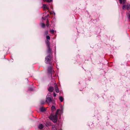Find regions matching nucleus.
<instances>
[{"label":"nucleus","instance_id":"1","mask_svg":"<svg viewBox=\"0 0 130 130\" xmlns=\"http://www.w3.org/2000/svg\"><path fill=\"white\" fill-rule=\"evenodd\" d=\"M59 110H57L56 115H51L49 117L50 119L54 123L56 122L57 120V115Z\"/></svg>","mask_w":130,"mask_h":130},{"label":"nucleus","instance_id":"2","mask_svg":"<svg viewBox=\"0 0 130 130\" xmlns=\"http://www.w3.org/2000/svg\"><path fill=\"white\" fill-rule=\"evenodd\" d=\"M51 59V56L49 55L45 58V62L46 63H49Z\"/></svg>","mask_w":130,"mask_h":130},{"label":"nucleus","instance_id":"3","mask_svg":"<svg viewBox=\"0 0 130 130\" xmlns=\"http://www.w3.org/2000/svg\"><path fill=\"white\" fill-rule=\"evenodd\" d=\"M54 88L56 92L58 93L59 92V89L57 86V84L55 83L54 84Z\"/></svg>","mask_w":130,"mask_h":130},{"label":"nucleus","instance_id":"4","mask_svg":"<svg viewBox=\"0 0 130 130\" xmlns=\"http://www.w3.org/2000/svg\"><path fill=\"white\" fill-rule=\"evenodd\" d=\"M52 99L49 97L47 95L46 98V102L47 103H50L52 101Z\"/></svg>","mask_w":130,"mask_h":130},{"label":"nucleus","instance_id":"5","mask_svg":"<svg viewBox=\"0 0 130 130\" xmlns=\"http://www.w3.org/2000/svg\"><path fill=\"white\" fill-rule=\"evenodd\" d=\"M48 90L50 92H52L54 90V88L52 87H50L48 88Z\"/></svg>","mask_w":130,"mask_h":130},{"label":"nucleus","instance_id":"6","mask_svg":"<svg viewBox=\"0 0 130 130\" xmlns=\"http://www.w3.org/2000/svg\"><path fill=\"white\" fill-rule=\"evenodd\" d=\"M46 43L47 44V45L48 47V48L49 49H50V42L48 40H47L46 41Z\"/></svg>","mask_w":130,"mask_h":130},{"label":"nucleus","instance_id":"7","mask_svg":"<svg viewBox=\"0 0 130 130\" xmlns=\"http://www.w3.org/2000/svg\"><path fill=\"white\" fill-rule=\"evenodd\" d=\"M120 4H121L123 3V4H124L125 2V0H119Z\"/></svg>","mask_w":130,"mask_h":130},{"label":"nucleus","instance_id":"8","mask_svg":"<svg viewBox=\"0 0 130 130\" xmlns=\"http://www.w3.org/2000/svg\"><path fill=\"white\" fill-rule=\"evenodd\" d=\"M38 127L39 129H41L43 128V125L42 124H40L38 125Z\"/></svg>","mask_w":130,"mask_h":130},{"label":"nucleus","instance_id":"9","mask_svg":"<svg viewBox=\"0 0 130 130\" xmlns=\"http://www.w3.org/2000/svg\"><path fill=\"white\" fill-rule=\"evenodd\" d=\"M130 4H127L126 5V9L129 10L130 9Z\"/></svg>","mask_w":130,"mask_h":130},{"label":"nucleus","instance_id":"10","mask_svg":"<svg viewBox=\"0 0 130 130\" xmlns=\"http://www.w3.org/2000/svg\"><path fill=\"white\" fill-rule=\"evenodd\" d=\"M48 72L49 73L51 72V67H49L48 69Z\"/></svg>","mask_w":130,"mask_h":130},{"label":"nucleus","instance_id":"11","mask_svg":"<svg viewBox=\"0 0 130 130\" xmlns=\"http://www.w3.org/2000/svg\"><path fill=\"white\" fill-rule=\"evenodd\" d=\"M59 99L60 100L61 102H62L63 101V98L61 96H60L59 97Z\"/></svg>","mask_w":130,"mask_h":130},{"label":"nucleus","instance_id":"12","mask_svg":"<svg viewBox=\"0 0 130 130\" xmlns=\"http://www.w3.org/2000/svg\"><path fill=\"white\" fill-rule=\"evenodd\" d=\"M52 0H43V1L44 2H51Z\"/></svg>","mask_w":130,"mask_h":130},{"label":"nucleus","instance_id":"13","mask_svg":"<svg viewBox=\"0 0 130 130\" xmlns=\"http://www.w3.org/2000/svg\"><path fill=\"white\" fill-rule=\"evenodd\" d=\"M40 110L42 111H43L45 110V109L43 107L40 108Z\"/></svg>","mask_w":130,"mask_h":130},{"label":"nucleus","instance_id":"14","mask_svg":"<svg viewBox=\"0 0 130 130\" xmlns=\"http://www.w3.org/2000/svg\"><path fill=\"white\" fill-rule=\"evenodd\" d=\"M41 26L42 27L44 28L45 26V25L44 23H42L41 24Z\"/></svg>","mask_w":130,"mask_h":130},{"label":"nucleus","instance_id":"15","mask_svg":"<svg viewBox=\"0 0 130 130\" xmlns=\"http://www.w3.org/2000/svg\"><path fill=\"white\" fill-rule=\"evenodd\" d=\"M55 109V107L54 106H52L51 107V109L53 110Z\"/></svg>","mask_w":130,"mask_h":130},{"label":"nucleus","instance_id":"16","mask_svg":"<svg viewBox=\"0 0 130 130\" xmlns=\"http://www.w3.org/2000/svg\"><path fill=\"white\" fill-rule=\"evenodd\" d=\"M50 32L52 33V34H53L54 33V30H50Z\"/></svg>","mask_w":130,"mask_h":130},{"label":"nucleus","instance_id":"17","mask_svg":"<svg viewBox=\"0 0 130 130\" xmlns=\"http://www.w3.org/2000/svg\"><path fill=\"white\" fill-rule=\"evenodd\" d=\"M46 39L47 40H50V37L49 36H47L46 37Z\"/></svg>","mask_w":130,"mask_h":130},{"label":"nucleus","instance_id":"18","mask_svg":"<svg viewBox=\"0 0 130 130\" xmlns=\"http://www.w3.org/2000/svg\"><path fill=\"white\" fill-rule=\"evenodd\" d=\"M43 7L45 9L46 8V7H47V5L45 4H43Z\"/></svg>","mask_w":130,"mask_h":130},{"label":"nucleus","instance_id":"19","mask_svg":"<svg viewBox=\"0 0 130 130\" xmlns=\"http://www.w3.org/2000/svg\"><path fill=\"white\" fill-rule=\"evenodd\" d=\"M122 9L123 10L125 9V5H124L122 7Z\"/></svg>","mask_w":130,"mask_h":130},{"label":"nucleus","instance_id":"20","mask_svg":"<svg viewBox=\"0 0 130 130\" xmlns=\"http://www.w3.org/2000/svg\"><path fill=\"white\" fill-rule=\"evenodd\" d=\"M129 19H130V13H128V15H127Z\"/></svg>","mask_w":130,"mask_h":130},{"label":"nucleus","instance_id":"21","mask_svg":"<svg viewBox=\"0 0 130 130\" xmlns=\"http://www.w3.org/2000/svg\"><path fill=\"white\" fill-rule=\"evenodd\" d=\"M56 94L55 92H54L53 93L54 96V97H55L56 96Z\"/></svg>","mask_w":130,"mask_h":130},{"label":"nucleus","instance_id":"22","mask_svg":"<svg viewBox=\"0 0 130 130\" xmlns=\"http://www.w3.org/2000/svg\"><path fill=\"white\" fill-rule=\"evenodd\" d=\"M46 25L48 27L49 26V23L46 24Z\"/></svg>","mask_w":130,"mask_h":130},{"label":"nucleus","instance_id":"23","mask_svg":"<svg viewBox=\"0 0 130 130\" xmlns=\"http://www.w3.org/2000/svg\"><path fill=\"white\" fill-rule=\"evenodd\" d=\"M46 24L49 23V21L48 20H47L46 22Z\"/></svg>","mask_w":130,"mask_h":130},{"label":"nucleus","instance_id":"24","mask_svg":"<svg viewBox=\"0 0 130 130\" xmlns=\"http://www.w3.org/2000/svg\"><path fill=\"white\" fill-rule=\"evenodd\" d=\"M48 32L47 31H46L45 33V34L46 35L47 34H48Z\"/></svg>","mask_w":130,"mask_h":130},{"label":"nucleus","instance_id":"25","mask_svg":"<svg viewBox=\"0 0 130 130\" xmlns=\"http://www.w3.org/2000/svg\"><path fill=\"white\" fill-rule=\"evenodd\" d=\"M45 9H46L47 10H48L49 8H48V7H47V6L46 7V8H45Z\"/></svg>","mask_w":130,"mask_h":130},{"label":"nucleus","instance_id":"26","mask_svg":"<svg viewBox=\"0 0 130 130\" xmlns=\"http://www.w3.org/2000/svg\"><path fill=\"white\" fill-rule=\"evenodd\" d=\"M49 15L48 14L47 15V17H48V16H49Z\"/></svg>","mask_w":130,"mask_h":130},{"label":"nucleus","instance_id":"27","mask_svg":"<svg viewBox=\"0 0 130 130\" xmlns=\"http://www.w3.org/2000/svg\"><path fill=\"white\" fill-rule=\"evenodd\" d=\"M42 103V104H44V103Z\"/></svg>","mask_w":130,"mask_h":130},{"label":"nucleus","instance_id":"28","mask_svg":"<svg viewBox=\"0 0 130 130\" xmlns=\"http://www.w3.org/2000/svg\"><path fill=\"white\" fill-rule=\"evenodd\" d=\"M52 12H50V14H52Z\"/></svg>","mask_w":130,"mask_h":130},{"label":"nucleus","instance_id":"29","mask_svg":"<svg viewBox=\"0 0 130 130\" xmlns=\"http://www.w3.org/2000/svg\"><path fill=\"white\" fill-rule=\"evenodd\" d=\"M43 17L42 18V19H43Z\"/></svg>","mask_w":130,"mask_h":130}]
</instances>
